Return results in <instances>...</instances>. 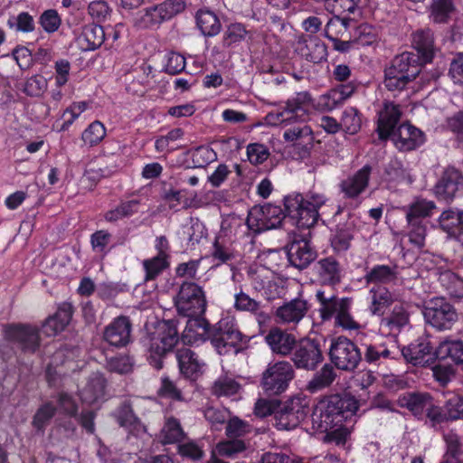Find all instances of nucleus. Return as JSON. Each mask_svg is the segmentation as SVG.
Here are the masks:
<instances>
[{"label": "nucleus", "mask_w": 463, "mask_h": 463, "mask_svg": "<svg viewBox=\"0 0 463 463\" xmlns=\"http://www.w3.org/2000/svg\"><path fill=\"white\" fill-rule=\"evenodd\" d=\"M356 342L363 348V360L369 364L378 365L387 360H394L400 356L397 343L391 338L378 335L369 338L365 335H358Z\"/></svg>", "instance_id": "9"}, {"label": "nucleus", "mask_w": 463, "mask_h": 463, "mask_svg": "<svg viewBox=\"0 0 463 463\" xmlns=\"http://www.w3.org/2000/svg\"><path fill=\"white\" fill-rule=\"evenodd\" d=\"M134 359L128 354H117L106 359L107 369L111 373L128 374L133 371Z\"/></svg>", "instance_id": "54"}, {"label": "nucleus", "mask_w": 463, "mask_h": 463, "mask_svg": "<svg viewBox=\"0 0 463 463\" xmlns=\"http://www.w3.org/2000/svg\"><path fill=\"white\" fill-rule=\"evenodd\" d=\"M240 388L241 385L235 379L223 375L214 381L212 386V393L217 397L232 396L236 394Z\"/></svg>", "instance_id": "56"}, {"label": "nucleus", "mask_w": 463, "mask_h": 463, "mask_svg": "<svg viewBox=\"0 0 463 463\" xmlns=\"http://www.w3.org/2000/svg\"><path fill=\"white\" fill-rule=\"evenodd\" d=\"M179 372L185 379L196 381L204 371L205 363L194 350L183 347L175 353Z\"/></svg>", "instance_id": "26"}, {"label": "nucleus", "mask_w": 463, "mask_h": 463, "mask_svg": "<svg viewBox=\"0 0 463 463\" xmlns=\"http://www.w3.org/2000/svg\"><path fill=\"white\" fill-rule=\"evenodd\" d=\"M177 452L181 458L191 460L194 463L202 461L205 456L203 446L196 440H188L179 443L177 446Z\"/></svg>", "instance_id": "59"}, {"label": "nucleus", "mask_w": 463, "mask_h": 463, "mask_svg": "<svg viewBox=\"0 0 463 463\" xmlns=\"http://www.w3.org/2000/svg\"><path fill=\"white\" fill-rule=\"evenodd\" d=\"M370 293L372 294L371 308L373 314H383L393 301L392 293L384 287L373 288Z\"/></svg>", "instance_id": "55"}, {"label": "nucleus", "mask_w": 463, "mask_h": 463, "mask_svg": "<svg viewBox=\"0 0 463 463\" xmlns=\"http://www.w3.org/2000/svg\"><path fill=\"white\" fill-rule=\"evenodd\" d=\"M140 201L137 199L120 201L114 208L104 213V220L115 223L124 218H129L139 211Z\"/></svg>", "instance_id": "42"}, {"label": "nucleus", "mask_w": 463, "mask_h": 463, "mask_svg": "<svg viewBox=\"0 0 463 463\" xmlns=\"http://www.w3.org/2000/svg\"><path fill=\"white\" fill-rule=\"evenodd\" d=\"M184 0H165L162 3L145 8L137 24L143 29H157L185 10Z\"/></svg>", "instance_id": "12"}, {"label": "nucleus", "mask_w": 463, "mask_h": 463, "mask_svg": "<svg viewBox=\"0 0 463 463\" xmlns=\"http://www.w3.org/2000/svg\"><path fill=\"white\" fill-rule=\"evenodd\" d=\"M5 340L18 345L24 354H35L41 346L40 328L28 323H10L3 327Z\"/></svg>", "instance_id": "14"}, {"label": "nucleus", "mask_w": 463, "mask_h": 463, "mask_svg": "<svg viewBox=\"0 0 463 463\" xmlns=\"http://www.w3.org/2000/svg\"><path fill=\"white\" fill-rule=\"evenodd\" d=\"M402 116V111L399 104L392 101L383 102L376 122V132L381 141L388 140L396 132Z\"/></svg>", "instance_id": "20"}, {"label": "nucleus", "mask_w": 463, "mask_h": 463, "mask_svg": "<svg viewBox=\"0 0 463 463\" xmlns=\"http://www.w3.org/2000/svg\"><path fill=\"white\" fill-rule=\"evenodd\" d=\"M7 26L16 32L30 33L35 30L33 16L28 12H21L16 16H11L7 20Z\"/></svg>", "instance_id": "61"}, {"label": "nucleus", "mask_w": 463, "mask_h": 463, "mask_svg": "<svg viewBox=\"0 0 463 463\" xmlns=\"http://www.w3.org/2000/svg\"><path fill=\"white\" fill-rule=\"evenodd\" d=\"M335 367L330 363H326L320 370L313 374L307 382L306 390L310 393H316L326 388H329L337 377Z\"/></svg>", "instance_id": "38"}, {"label": "nucleus", "mask_w": 463, "mask_h": 463, "mask_svg": "<svg viewBox=\"0 0 463 463\" xmlns=\"http://www.w3.org/2000/svg\"><path fill=\"white\" fill-rule=\"evenodd\" d=\"M176 319L159 321L155 331L149 334L150 345L147 352L149 364L156 370L164 365V357L172 351L179 342V332Z\"/></svg>", "instance_id": "5"}, {"label": "nucleus", "mask_w": 463, "mask_h": 463, "mask_svg": "<svg viewBox=\"0 0 463 463\" xmlns=\"http://www.w3.org/2000/svg\"><path fill=\"white\" fill-rule=\"evenodd\" d=\"M318 314L323 322L335 319V325L345 330H357L360 324L354 320L351 310L354 299L351 297H339L335 288H322L316 291Z\"/></svg>", "instance_id": "4"}, {"label": "nucleus", "mask_w": 463, "mask_h": 463, "mask_svg": "<svg viewBox=\"0 0 463 463\" xmlns=\"http://www.w3.org/2000/svg\"><path fill=\"white\" fill-rule=\"evenodd\" d=\"M426 323L439 331L448 330L458 320V313L452 304L445 298L430 299L423 309Z\"/></svg>", "instance_id": "15"}, {"label": "nucleus", "mask_w": 463, "mask_h": 463, "mask_svg": "<svg viewBox=\"0 0 463 463\" xmlns=\"http://www.w3.org/2000/svg\"><path fill=\"white\" fill-rule=\"evenodd\" d=\"M194 167L203 168L215 161L217 155L215 151L207 145L199 146L189 151Z\"/></svg>", "instance_id": "58"}, {"label": "nucleus", "mask_w": 463, "mask_h": 463, "mask_svg": "<svg viewBox=\"0 0 463 463\" xmlns=\"http://www.w3.org/2000/svg\"><path fill=\"white\" fill-rule=\"evenodd\" d=\"M358 410L357 400L347 393L325 396L314 407L311 414L313 428L326 431L351 420Z\"/></svg>", "instance_id": "3"}, {"label": "nucleus", "mask_w": 463, "mask_h": 463, "mask_svg": "<svg viewBox=\"0 0 463 463\" xmlns=\"http://www.w3.org/2000/svg\"><path fill=\"white\" fill-rule=\"evenodd\" d=\"M207 301L201 286L193 281L181 284L175 299V307L183 317L201 316L206 311Z\"/></svg>", "instance_id": "13"}, {"label": "nucleus", "mask_w": 463, "mask_h": 463, "mask_svg": "<svg viewBox=\"0 0 463 463\" xmlns=\"http://www.w3.org/2000/svg\"><path fill=\"white\" fill-rule=\"evenodd\" d=\"M372 172V165L365 164L353 175L342 180L339 184V188L344 194V198L349 200L358 199L368 188Z\"/></svg>", "instance_id": "24"}, {"label": "nucleus", "mask_w": 463, "mask_h": 463, "mask_svg": "<svg viewBox=\"0 0 463 463\" xmlns=\"http://www.w3.org/2000/svg\"><path fill=\"white\" fill-rule=\"evenodd\" d=\"M432 395L429 392H408L399 397V405L407 409L418 420H422L423 413Z\"/></svg>", "instance_id": "32"}, {"label": "nucleus", "mask_w": 463, "mask_h": 463, "mask_svg": "<svg viewBox=\"0 0 463 463\" xmlns=\"http://www.w3.org/2000/svg\"><path fill=\"white\" fill-rule=\"evenodd\" d=\"M329 198L317 192L309 191L305 195L292 194L283 199L284 208L273 203L263 205L259 216L250 213L247 225L257 232L279 227L286 218L298 229H309L315 226L324 213H319L321 207L327 205Z\"/></svg>", "instance_id": "1"}, {"label": "nucleus", "mask_w": 463, "mask_h": 463, "mask_svg": "<svg viewBox=\"0 0 463 463\" xmlns=\"http://www.w3.org/2000/svg\"><path fill=\"white\" fill-rule=\"evenodd\" d=\"M354 226L350 223H339L336 225L334 234L330 238V243L335 252H345L349 250L354 239Z\"/></svg>", "instance_id": "43"}, {"label": "nucleus", "mask_w": 463, "mask_h": 463, "mask_svg": "<svg viewBox=\"0 0 463 463\" xmlns=\"http://www.w3.org/2000/svg\"><path fill=\"white\" fill-rule=\"evenodd\" d=\"M412 81L408 73L405 74L404 71H401L391 65L384 69L383 83L389 91H402Z\"/></svg>", "instance_id": "46"}, {"label": "nucleus", "mask_w": 463, "mask_h": 463, "mask_svg": "<svg viewBox=\"0 0 463 463\" xmlns=\"http://www.w3.org/2000/svg\"><path fill=\"white\" fill-rule=\"evenodd\" d=\"M289 264L303 270L309 267L317 258V251L311 241L305 238H295L285 247Z\"/></svg>", "instance_id": "18"}, {"label": "nucleus", "mask_w": 463, "mask_h": 463, "mask_svg": "<svg viewBox=\"0 0 463 463\" xmlns=\"http://www.w3.org/2000/svg\"><path fill=\"white\" fill-rule=\"evenodd\" d=\"M397 266H389L385 264H376L370 269L366 270L364 279L366 285H387L397 279Z\"/></svg>", "instance_id": "37"}, {"label": "nucleus", "mask_w": 463, "mask_h": 463, "mask_svg": "<svg viewBox=\"0 0 463 463\" xmlns=\"http://www.w3.org/2000/svg\"><path fill=\"white\" fill-rule=\"evenodd\" d=\"M110 33L105 28L95 23L83 26L80 34L77 37V43L84 52L94 51L99 48L105 41L109 40Z\"/></svg>", "instance_id": "31"}, {"label": "nucleus", "mask_w": 463, "mask_h": 463, "mask_svg": "<svg viewBox=\"0 0 463 463\" xmlns=\"http://www.w3.org/2000/svg\"><path fill=\"white\" fill-rule=\"evenodd\" d=\"M328 357L331 364L339 371L352 373L363 361L358 345L345 335L334 336L330 340Z\"/></svg>", "instance_id": "7"}, {"label": "nucleus", "mask_w": 463, "mask_h": 463, "mask_svg": "<svg viewBox=\"0 0 463 463\" xmlns=\"http://www.w3.org/2000/svg\"><path fill=\"white\" fill-rule=\"evenodd\" d=\"M265 341L272 353L282 356H291L298 342L293 334L279 327H272L265 336Z\"/></svg>", "instance_id": "30"}, {"label": "nucleus", "mask_w": 463, "mask_h": 463, "mask_svg": "<svg viewBox=\"0 0 463 463\" xmlns=\"http://www.w3.org/2000/svg\"><path fill=\"white\" fill-rule=\"evenodd\" d=\"M434 348L427 338H420L407 346L400 349V355H402L407 363L414 366H430L434 364L437 356Z\"/></svg>", "instance_id": "19"}, {"label": "nucleus", "mask_w": 463, "mask_h": 463, "mask_svg": "<svg viewBox=\"0 0 463 463\" xmlns=\"http://www.w3.org/2000/svg\"><path fill=\"white\" fill-rule=\"evenodd\" d=\"M435 208L436 205L431 201H427L424 199L418 200L409 205L406 212V221L428 222L426 218L432 215V211Z\"/></svg>", "instance_id": "47"}, {"label": "nucleus", "mask_w": 463, "mask_h": 463, "mask_svg": "<svg viewBox=\"0 0 463 463\" xmlns=\"http://www.w3.org/2000/svg\"><path fill=\"white\" fill-rule=\"evenodd\" d=\"M74 312L75 308L71 302L60 303L55 313L43 322V333L47 336H54L62 332L71 323Z\"/></svg>", "instance_id": "28"}, {"label": "nucleus", "mask_w": 463, "mask_h": 463, "mask_svg": "<svg viewBox=\"0 0 463 463\" xmlns=\"http://www.w3.org/2000/svg\"><path fill=\"white\" fill-rule=\"evenodd\" d=\"M314 272L324 287L335 288L343 279V267L335 256L319 259L314 265Z\"/></svg>", "instance_id": "23"}, {"label": "nucleus", "mask_w": 463, "mask_h": 463, "mask_svg": "<svg viewBox=\"0 0 463 463\" xmlns=\"http://www.w3.org/2000/svg\"><path fill=\"white\" fill-rule=\"evenodd\" d=\"M296 52L302 58L313 63H319L326 59L327 47L318 38H309L298 41Z\"/></svg>", "instance_id": "33"}, {"label": "nucleus", "mask_w": 463, "mask_h": 463, "mask_svg": "<svg viewBox=\"0 0 463 463\" xmlns=\"http://www.w3.org/2000/svg\"><path fill=\"white\" fill-rule=\"evenodd\" d=\"M362 113L354 107H347L342 113V128L349 135H355L362 128Z\"/></svg>", "instance_id": "53"}, {"label": "nucleus", "mask_w": 463, "mask_h": 463, "mask_svg": "<svg viewBox=\"0 0 463 463\" xmlns=\"http://www.w3.org/2000/svg\"><path fill=\"white\" fill-rule=\"evenodd\" d=\"M449 421L463 420V385L457 390V392L449 398L444 403Z\"/></svg>", "instance_id": "57"}, {"label": "nucleus", "mask_w": 463, "mask_h": 463, "mask_svg": "<svg viewBox=\"0 0 463 463\" xmlns=\"http://www.w3.org/2000/svg\"><path fill=\"white\" fill-rule=\"evenodd\" d=\"M196 25L203 35L206 37L216 36L222 29L218 15L212 10L202 8L195 14Z\"/></svg>", "instance_id": "39"}, {"label": "nucleus", "mask_w": 463, "mask_h": 463, "mask_svg": "<svg viewBox=\"0 0 463 463\" xmlns=\"http://www.w3.org/2000/svg\"><path fill=\"white\" fill-rule=\"evenodd\" d=\"M392 137L395 147L401 152L416 150L424 145L427 139L425 133L410 122L400 124Z\"/></svg>", "instance_id": "21"}, {"label": "nucleus", "mask_w": 463, "mask_h": 463, "mask_svg": "<svg viewBox=\"0 0 463 463\" xmlns=\"http://www.w3.org/2000/svg\"><path fill=\"white\" fill-rule=\"evenodd\" d=\"M182 232L186 241L187 249H193L207 235V229L198 219L191 220L189 225H184Z\"/></svg>", "instance_id": "49"}, {"label": "nucleus", "mask_w": 463, "mask_h": 463, "mask_svg": "<svg viewBox=\"0 0 463 463\" xmlns=\"http://www.w3.org/2000/svg\"><path fill=\"white\" fill-rule=\"evenodd\" d=\"M446 413L447 411L444 409V406L441 407L436 404L434 398H432L423 413L421 420H424L426 423H430L431 427H436L444 422L449 421V416H447Z\"/></svg>", "instance_id": "60"}, {"label": "nucleus", "mask_w": 463, "mask_h": 463, "mask_svg": "<svg viewBox=\"0 0 463 463\" xmlns=\"http://www.w3.org/2000/svg\"><path fill=\"white\" fill-rule=\"evenodd\" d=\"M247 337L240 331L234 319L227 317L213 325L210 343L220 355L237 354Z\"/></svg>", "instance_id": "6"}, {"label": "nucleus", "mask_w": 463, "mask_h": 463, "mask_svg": "<svg viewBox=\"0 0 463 463\" xmlns=\"http://www.w3.org/2000/svg\"><path fill=\"white\" fill-rule=\"evenodd\" d=\"M456 12L455 0H431L429 6L430 18L434 24H449Z\"/></svg>", "instance_id": "41"}, {"label": "nucleus", "mask_w": 463, "mask_h": 463, "mask_svg": "<svg viewBox=\"0 0 463 463\" xmlns=\"http://www.w3.org/2000/svg\"><path fill=\"white\" fill-rule=\"evenodd\" d=\"M142 266L145 271L144 281L148 282L155 280L165 269H167L170 266V261L165 258L154 256L144 260Z\"/></svg>", "instance_id": "51"}, {"label": "nucleus", "mask_w": 463, "mask_h": 463, "mask_svg": "<svg viewBox=\"0 0 463 463\" xmlns=\"http://www.w3.org/2000/svg\"><path fill=\"white\" fill-rule=\"evenodd\" d=\"M323 337H302L298 340L290 356L293 367L304 371H316L325 360Z\"/></svg>", "instance_id": "8"}, {"label": "nucleus", "mask_w": 463, "mask_h": 463, "mask_svg": "<svg viewBox=\"0 0 463 463\" xmlns=\"http://www.w3.org/2000/svg\"><path fill=\"white\" fill-rule=\"evenodd\" d=\"M185 438V432L178 419L169 417L166 419L161 430V441L163 444H175Z\"/></svg>", "instance_id": "48"}, {"label": "nucleus", "mask_w": 463, "mask_h": 463, "mask_svg": "<svg viewBox=\"0 0 463 463\" xmlns=\"http://www.w3.org/2000/svg\"><path fill=\"white\" fill-rule=\"evenodd\" d=\"M441 229L449 236L463 235V212L444 211L439 219Z\"/></svg>", "instance_id": "44"}, {"label": "nucleus", "mask_w": 463, "mask_h": 463, "mask_svg": "<svg viewBox=\"0 0 463 463\" xmlns=\"http://www.w3.org/2000/svg\"><path fill=\"white\" fill-rule=\"evenodd\" d=\"M308 307L307 301L303 298H296L287 301L276 309V322L281 325L295 326L304 318Z\"/></svg>", "instance_id": "29"}, {"label": "nucleus", "mask_w": 463, "mask_h": 463, "mask_svg": "<svg viewBox=\"0 0 463 463\" xmlns=\"http://www.w3.org/2000/svg\"><path fill=\"white\" fill-rule=\"evenodd\" d=\"M293 365L288 361L269 364L261 374L260 387L268 396H278L287 391L295 378Z\"/></svg>", "instance_id": "11"}, {"label": "nucleus", "mask_w": 463, "mask_h": 463, "mask_svg": "<svg viewBox=\"0 0 463 463\" xmlns=\"http://www.w3.org/2000/svg\"><path fill=\"white\" fill-rule=\"evenodd\" d=\"M89 107L87 101L72 102L62 113L61 119V124H57V130L59 132L68 131L75 120L83 113Z\"/></svg>", "instance_id": "52"}, {"label": "nucleus", "mask_w": 463, "mask_h": 463, "mask_svg": "<svg viewBox=\"0 0 463 463\" xmlns=\"http://www.w3.org/2000/svg\"><path fill=\"white\" fill-rule=\"evenodd\" d=\"M107 380L99 373H92L86 386L80 392L81 400L89 404H94L99 400H103L106 393Z\"/></svg>", "instance_id": "36"}, {"label": "nucleus", "mask_w": 463, "mask_h": 463, "mask_svg": "<svg viewBox=\"0 0 463 463\" xmlns=\"http://www.w3.org/2000/svg\"><path fill=\"white\" fill-rule=\"evenodd\" d=\"M438 359L450 358L456 364H463V341L445 340L436 348Z\"/></svg>", "instance_id": "45"}, {"label": "nucleus", "mask_w": 463, "mask_h": 463, "mask_svg": "<svg viewBox=\"0 0 463 463\" xmlns=\"http://www.w3.org/2000/svg\"><path fill=\"white\" fill-rule=\"evenodd\" d=\"M185 317L187 321L181 336L184 344L199 345L210 341L213 325L204 317V315Z\"/></svg>", "instance_id": "22"}, {"label": "nucleus", "mask_w": 463, "mask_h": 463, "mask_svg": "<svg viewBox=\"0 0 463 463\" xmlns=\"http://www.w3.org/2000/svg\"><path fill=\"white\" fill-rule=\"evenodd\" d=\"M132 323L128 317H115L103 331V340L109 345L120 348L130 342Z\"/></svg>", "instance_id": "25"}, {"label": "nucleus", "mask_w": 463, "mask_h": 463, "mask_svg": "<svg viewBox=\"0 0 463 463\" xmlns=\"http://www.w3.org/2000/svg\"><path fill=\"white\" fill-rule=\"evenodd\" d=\"M38 24L45 33L52 34L60 29L62 21L56 9H47L40 14Z\"/></svg>", "instance_id": "64"}, {"label": "nucleus", "mask_w": 463, "mask_h": 463, "mask_svg": "<svg viewBox=\"0 0 463 463\" xmlns=\"http://www.w3.org/2000/svg\"><path fill=\"white\" fill-rule=\"evenodd\" d=\"M439 201L450 203L454 198L463 195V175L455 167H448L434 187Z\"/></svg>", "instance_id": "17"}, {"label": "nucleus", "mask_w": 463, "mask_h": 463, "mask_svg": "<svg viewBox=\"0 0 463 463\" xmlns=\"http://www.w3.org/2000/svg\"><path fill=\"white\" fill-rule=\"evenodd\" d=\"M74 312L75 308L71 302L60 303L55 313L43 322V333L47 336H54L62 332L71 323Z\"/></svg>", "instance_id": "27"}, {"label": "nucleus", "mask_w": 463, "mask_h": 463, "mask_svg": "<svg viewBox=\"0 0 463 463\" xmlns=\"http://www.w3.org/2000/svg\"><path fill=\"white\" fill-rule=\"evenodd\" d=\"M118 424L127 430L130 434L137 435L143 426L139 418L134 412L129 402H123L114 413Z\"/></svg>", "instance_id": "35"}, {"label": "nucleus", "mask_w": 463, "mask_h": 463, "mask_svg": "<svg viewBox=\"0 0 463 463\" xmlns=\"http://www.w3.org/2000/svg\"><path fill=\"white\" fill-rule=\"evenodd\" d=\"M412 45L416 50L414 54L419 55V61L422 64L432 61L435 55L433 33L430 31H417L413 34Z\"/></svg>", "instance_id": "34"}, {"label": "nucleus", "mask_w": 463, "mask_h": 463, "mask_svg": "<svg viewBox=\"0 0 463 463\" xmlns=\"http://www.w3.org/2000/svg\"><path fill=\"white\" fill-rule=\"evenodd\" d=\"M211 256L216 267L230 264L235 258L232 250L221 242L219 237H216L213 243Z\"/></svg>", "instance_id": "63"}, {"label": "nucleus", "mask_w": 463, "mask_h": 463, "mask_svg": "<svg viewBox=\"0 0 463 463\" xmlns=\"http://www.w3.org/2000/svg\"><path fill=\"white\" fill-rule=\"evenodd\" d=\"M57 411L56 406L46 402L43 403L33 417L32 425L37 432H44L46 426L51 422Z\"/></svg>", "instance_id": "50"}, {"label": "nucleus", "mask_w": 463, "mask_h": 463, "mask_svg": "<svg viewBox=\"0 0 463 463\" xmlns=\"http://www.w3.org/2000/svg\"><path fill=\"white\" fill-rule=\"evenodd\" d=\"M358 87L359 84L356 80L341 83L321 94L317 99H312V109L320 112L332 111L350 99L356 92Z\"/></svg>", "instance_id": "16"}, {"label": "nucleus", "mask_w": 463, "mask_h": 463, "mask_svg": "<svg viewBox=\"0 0 463 463\" xmlns=\"http://www.w3.org/2000/svg\"><path fill=\"white\" fill-rule=\"evenodd\" d=\"M312 109V96L308 91L295 93L286 101L281 110L269 112L267 120L272 125H293L284 131L283 137L295 146L310 145L312 129L307 124Z\"/></svg>", "instance_id": "2"}, {"label": "nucleus", "mask_w": 463, "mask_h": 463, "mask_svg": "<svg viewBox=\"0 0 463 463\" xmlns=\"http://www.w3.org/2000/svg\"><path fill=\"white\" fill-rule=\"evenodd\" d=\"M310 413L309 400L306 396L297 395L284 402L275 414L274 426L279 430H291L298 428Z\"/></svg>", "instance_id": "10"}, {"label": "nucleus", "mask_w": 463, "mask_h": 463, "mask_svg": "<svg viewBox=\"0 0 463 463\" xmlns=\"http://www.w3.org/2000/svg\"><path fill=\"white\" fill-rule=\"evenodd\" d=\"M106 136V128L99 120L90 123L81 134V139L85 145L95 146L99 145Z\"/></svg>", "instance_id": "62"}, {"label": "nucleus", "mask_w": 463, "mask_h": 463, "mask_svg": "<svg viewBox=\"0 0 463 463\" xmlns=\"http://www.w3.org/2000/svg\"><path fill=\"white\" fill-rule=\"evenodd\" d=\"M419 55L414 54L412 52H404L401 54L394 56L390 61L391 66L396 68L404 73H408L409 77L414 80L420 74L422 63L419 61Z\"/></svg>", "instance_id": "40"}]
</instances>
